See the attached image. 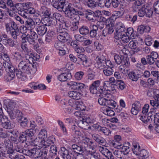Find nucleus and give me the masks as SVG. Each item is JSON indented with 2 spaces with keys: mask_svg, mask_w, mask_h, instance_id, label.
<instances>
[{
  "mask_svg": "<svg viewBox=\"0 0 159 159\" xmlns=\"http://www.w3.org/2000/svg\"><path fill=\"white\" fill-rule=\"evenodd\" d=\"M108 24L106 25V27L108 29L109 34H111L114 32L115 29V24L113 21L108 22Z\"/></svg>",
  "mask_w": 159,
  "mask_h": 159,
  "instance_id": "nucleus-32",
  "label": "nucleus"
},
{
  "mask_svg": "<svg viewBox=\"0 0 159 159\" xmlns=\"http://www.w3.org/2000/svg\"><path fill=\"white\" fill-rule=\"evenodd\" d=\"M128 76L129 78L133 81H137L139 78L135 72L133 71L129 72Z\"/></svg>",
  "mask_w": 159,
  "mask_h": 159,
  "instance_id": "nucleus-51",
  "label": "nucleus"
},
{
  "mask_svg": "<svg viewBox=\"0 0 159 159\" xmlns=\"http://www.w3.org/2000/svg\"><path fill=\"white\" fill-rule=\"evenodd\" d=\"M73 152H69L65 147L61 148V155L64 159H77V155L72 149Z\"/></svg>",
  "mask_w": 159,
  "mask_h": 159,
  "instance_id": "nucleus-10",
  "label": "nucleus"
},
{
  "mask_svg": "<svg viewBox=\"0 0 159 159\" xmlns=\"http://www.w3.org/2000/svg\"><path fill=\"white\" fill-rule=\"evenodd\" d=\"M0 120L4 128L7 129H10L13 128V125L11 124L10 121L7 119H6V120H4L3 116L0 115Z\"/></svg>",
  "mask_w": 159,
  "mask_h": 159,
  "instance_id": "nucleus-20",
  "label": "nucleus"
},
{
  "mask_svg": "<svg viewBox=\"0 0 159 159\" xmlns=\"http://www.w3.org/2000/svg\"><path fill=\"white\" fill-rule=\"evenodd\" d=\"M7 111L10 119L13 120L16 119L17 121L20 120L23 113L15 107L13 103H9L7 107Z\"/></svg>",
  "mask_w": 159,
  "mask_h": 159,
  "instance_id": "nucleus-3",
  "label": "nucleus"
},
{
  "mask_svg": "<svg viewBox=\"0 0 159 159\" xmlns=\"http://www.w3.org/2000/svg\"><path fill=\"white\" fill-rule=\"evenodd\" d=\"M65 14L66 16L69 17L71 19L73 18H78V16L75 15L76 11H62Z\"/></svg>",
  "mask_w": 159,
  "mask_h": 159,
  "instance_id": "nucleus-31",
  "label": "nucleus"
},
{
  "mask_svg": "<svg viewBox=\"0 0 159 159\" xmlns=\"http://www.w3.org/2000/svg\"><path fill=\"white\" fill-rule=\"evenodd\" d=\"M91 123V122L88 119H82V120H80L77 121L78 126L81 128L85 130L91 129V127L89 124Z\"/></svg>",
  "mask_w": 159,
  "mask_h": 159,
  "instance_id": "nucleus-16",
  "label": "nucleus"
},
{
  "mask_svg": "<svg viewBox=\"0 0 159 159\" xmlns=\"http://www.w3.org/2000/svg\"><path fill=\"white\" fill-rule=\"evenodd\" d=\"M147 152L146 150L143 149L140 151L137 156L141 158V159H145L147 157Z\"/></svg>",
  "mask_w": 159,
  "mask_h": 159,
  "instance_id": "nucleus-50",
  "label": "nucleus"
},
{
  "mask_svg": "<svg viewBox=\"0 0 159 159\" xmlns=\"http://www.w3.org/2000/svg\"><path fill=\"white\" fill-rule=\"evenodd\" d=\"M29 11H18V13L21 16L27 18L29 16V13L28 12Z\"/></svg>",
  "mask_w": 159,
  "mask_h": 159,
  "instance_id": "nucleus-62",
  "label": "nucleus"
},
{
  "mask_svg": "<svg viewBox=\"0 0 159 159\" xmlns=\"http://www.w3.org/2000/svg\"><path fill=\"white\" fill-rule=\"evenodd\" d=\"M91 135L93 140L98 144H104L106 142L105 139L98 134H91Z\"/></svg>",
  "mask_w": 159,
  "mask_h": 159,
  "instance_id": "nucleus-26",
  "label": "nucleus"
},
{
  "mask_svg": "<svg viewBox=\"0 0 159 159\" xmlns=\"http://www.w3.org/2000/svg\"><path fill=\"white\" fill-rule=\"evenodd\" d=\"M12 55L14 57L13 58L16 61H20L24 60V57L21 53L18 52H13Z\"/></svg>",
  "mask_w": 159,
  "mask_h": 159,
  "instance_id": "nucleus-37",
  "label": "nucleus"
},
{
  "mask_svg": "<svg viewBox=\"0 0 159 159\" xmlns=\"http://www.w3.org/2000/svg\"><path fill=\"white\" fill-rule=\"evenodd\" d=\"M87 1L88 6L91 9L100 7L99 4H97L95 1L93 0H87Z\"/></svg>",
  "mask_w": 159,
  "mask_h": 159,
  "instance_id": "nucleus-44",
  "label": "nucleus"
},
{
  "mask_svg": "<svg viewBox=\"0 0 159 159\" xmlns=\"http://www.w3.org/2000/svg\"><path fill=\"white\" fill-rule=\"evenodd\" d=\"M77 56L81 61L79 63L77 62L78 64H82L85 67L88 66H89V63L86 55L82 54H79L77 55Z\"/></svg>",
  "mask_w": 159,
  "mask_h": 159,
  "instance_id": "nucleus-24",
  "label": "nucleus"
},
{
  "mask_svg": "<svg viewBox=\"0 0 159 159\" xmlns=\"http://www.w3.org/2000/svg\"><path fill=\"white\" fill-rule=\"evenodd\" d=\"M90 139L89 138L85 137L82 142H80L76 144H73L71 145L72 150L76 152H83L86 150V148L88 146V143L89 142Z\"/></svg>",
  "mask_w": 159,
  "mask_h": 159,
  "instance_id": "nucleus-7",
  "label": "nucleus"
},
{
  "mask_svg": "<svg viewBox=\"0 0 159 159\" xmlns=\"http://www.w3.org/2000/svg\"><path fill=\"white\" fill-rule=\"evenodd\" d=\"M79 31L80 34L85 36L89 34V30L87 26L83 25L79 29Z\"/></svg>",
  "mask_w": 159,
  "mask_h": 159,
  "instance_id": "nucleus-34",
  "label": "nucleus"
},
{
  "mask_svg": "<svg viewBox=\"0 0 159 159\" xmlns=\"http://www.w3.org/2000/svg\"><path fill=\"white\" fill-rule=\"evenodd\" d=\"M29 14L33 15L34 16L38 17L39 16H43V13L42 11H28Z\"/></svg>",
  "mask_w": 159,
  "mask_h": 159,
  "instance_id": "nucleus-53",
  "label": "nucleus"
},
{
  "mask_svg": "<svg viewBox=\"0 0 159 159\" xmlns=\"http://www.w3.org/2000/svg\"><path fill=\"white\" fill-rule=\"evenodd\" d=\"M54 47L57 50L63 49V48L66 49V46L64 43L59 41L56 42L54 44Z\"/></svg>",
  "mask_w": 159,
  "mask_h": 159,
  "instance_id": "nucleus-40",
  "label": "nucleus"
},
{
  "mask_svg": "<svg viewBox=\"0 0 159 159\" xmlns=\"http://www.w3.org/2000/svg\"><path fill=\"white\" fill-rule=\"evenodd\" d=\"M156 67L153 66H150V80L153 79L157 80V76L159 74V71L156 70Z\"/></svg>",
  "mask_w": 159,
  "mask_h": 159,
  "instance_id": "nucleus-21",
  "label": "nucleus"
},
{
  "mask_svg": "<svg viewBox=\"0 0 159 159\" xmlns=\"http://www.w3.org/2000/svg\"><path fill=\"white\" fill-rule=\"evenodd\" d=\"M35 28L33 20L31 18H27L25 20V26L22 27L23 29L25 30H32Z\"/></svg>",
  "mask_w": 159,
  "mask_h": 159,
  "instance_id": "nucleus-18",
  "label": "nucleus"
},
{
  "mask_svg": "<svg viewBox=\"0 0 159 159\" xmlns=\"http://www.w3.org/2000/svg\"><path fill=\"white\" fill-rule=\"evenodd\" d=\"M71 78V75L69 72L63 73L58 75L57 77L58 80L60 81H65L67 80L70 79Z\"/></svg>",
  "mask_w": 159,
  "mask_h": 159,
  "instance_id": "nucleus-27",
  "label": "nucleus"
},
{
  "mask_svg": "<svg viewBox=\"0 0 159 159\" xmlns=\"http://www.w3.org/2000/svg\"><path fill=\"white\" fill-rule=\"evenodd\" d=\"M113 146L117 149L120 148L122 146V140L121 137L120 135H116L114 136V140L112 142Z\"/></svg>",
  "mask_w": 159,
  "mask_h": 159,
  "instance_id": "nucleus-23",
  "label": "nucleus"
},
{
  "mask_svg": "<svg viewBox=\"0 0 159 159\" xmlns=\"http://www.w3.org/2000/svg\"><path fill=\"white\" fill-rule=\"evenodd\" d=\"M20 118V120L17 121L20 123V125L22 127L24 128L26 127L28 123V121L27 119L23 116V114Z\"/></svg>",
  "mask_w": 159,
  "mask_h": 159,
  "instance_id": "nucleus-41",
  "label": "nucleus"
},
{
  "mask_svg": "<svg viewBox=\"0 0 159 159\" xmlns=\"http://www.w3.org/2000/svg\"><path fill=\"white\" fill-rule=\"evenodd\" d=\"M35 66L32 64L30 61V59L26 58L25 60L21 61L19 64L18 67L22 71L26 72L27 74H33L36 71Z\"/></svg>",
  "mask_w": 159,
  "mask_h": 159,
  "instance_id": "nucleus-2",
  "label": "nucleus"
},
{
  "mask_svg": "<svg viewBox=\"0 0 159 159\" xmlns=\"http://www.w3.org/2000/svg\"><path fill=\"white\" fill-rule=\"evenodd\" d=\"M70 85V87L74 90L82 91L84 89L86 88V86L82 83H77L75 82H71L67 84Z\"/></svg>",
  "mask_w": 159,
  "mask_h": 159,
  "instance_id": "nucleus-13",
  "label": "nucleus"
},
{
  "mask_svg": "<svg viewBox=\"0 0 159 159\" xmlns=\"http://www.w3.org/2000/svg\"><path fill=\"white\" fill-rule=\"evenodd\" d=\"M43 22L44 23L45 26H50L51 24L52 21L50 18L45 17L43 20Z\"/></svg>",
  "mask_w": 159,
  "mask_h": 159,
  "instance_id": "nucleus-63",
  "label": "nucleus"
},
{
  "mask_svg": "<svg viewBox=\"0 0 159 159\" xmlns=\"http://www.w3.org/2000/svg\"><path fill=\"white\" fill-rule=\"evenodd\" d=\"M21 38L23 43L28 42L30 44H34L35 42V39L31 37L29 34L22 35Z\"/></svg>",
  "mask_w": 159,
  "mask_h": 159,
  "instance_id": "nucleus-25",
  "label": "nucleus"
},
{
  "mask_svg": "<svg viewBox=\"0 0 159 159\" xmlns=\"http://www.w3.org/2000/svg\"><path fill=\"white\" fill-rule=\"evenodd\" d=\"M89 154L90 155V159H100V156L99 153L95 151H89Z\"/></svg>",
  "mask_w": 159,
  "mask_h": 159,
  "instance_id": "nucleus-42",
  "label": "nucleus"
},
{
  "mask_svg": "<svg viewBox=\"0 0 159 159\" xmlns=\"http://www.w3.org/2000/svg\"><path fill=\"white\" fill-rule=\"evenodd\" d=\"M68 94L69 97L76 100L80 99L81 96L80 93L74 91L69 92Z\"/></svg>",
  "mask_w": 159,
  "mask_h": 159,
  "instance_id": "nucleus-28",
  "label": "nucleus"
},
{
  "mask_svg": "<svg viewBox=\"0 0 159 159\" xmlns=\"http://www.w3.org/2000/svg\"><path fill=\"white\" fill-rule=\"evenodd\" d=\"M100 82L99 80H97L94 81L90 86L89 90L90 92L93 94H98L99 90L101 88L104 89L102 86H100L99 89L98 88L100 85Z\"/></svg>",
  "mask_w": 159,
  "mask_h": 159,
  "instance_id": "nucleus-14",
  "label": "nucleus"
},
{
  "mask_svg": "<svg viewBox=\"0 0 159 159\" xmlns=\"http://www.w3.org/2000/svg\"><path fill=\"white\" fill-rule=\"evenodd\" d=\"M54 140H51L50 139H48L46 141H45L44 139L43 146L44 148H48L52 144L54 143Z\"/></svg>",
  "mask_w": 159,
  "mask_h": 159,
  "instance_id": "nucleus-48",
  "label": "nucleus"
},
{
  "mask_svg": "<svg viewBox=\"0 0 159 159\" xmlns=\"http://www.w3.org/2000/svg\"><path fill=\"white\" fill-rule=\"evenodd\" d=\"M103 72L106 76H110L112 75L114 72V67H107L103 69Z\"/></svg>",
  "mask_w": 159,
  "mask_h": 159,
  "instance_id": "nucleus-38",
  "label": "nucleus"
},
{
  "mask_svg": "<svg viewBox=\"0 0 159 159\" xmlns=\"http://www.w3.org/2000/svg\"><path fill=\"white\" fill-rule=\"evenodd\" d=\"M47 28L45 25H42L37 27L36 30L39 35H44L47 31Z\"/></svg>",
  "mask_w": 159,
  "mask_h": 159,
  "instance_id": "nucleus-30",
  "label": "nucleus"
},
{
  "mask_svg": "<svg viewBox=\"0 0 159 159\" xmlns=\"http://www.w3.org/2000/svg\"><path fill=\"white\" fill-rule=\"evenodd\" d=\"M40 148H31V155H36L41 157L44 159H47L46 157L48 152V149L42 146Z\"/></svg>",
  "mask_w": 159,
  "mask_h": 159,
  "instance_id": "nucleus-8",
  "label": "nucleus"
},
{
  "mask_svg": "<svg viewBox=\"0 0 159 159\" xmlns=\"http://www.w3.org/2000/svg\"><path fill=\"white\" fill-rule=\"evenodd\" d=\"M15 149L16 152L22 153L23 154L28 156L30 155V153L31 152V148H24L23 146L20 144L15 146Z\"/></svg>",
  "mask_w": 159,
  "mask_h": 159,
  "instance_id": "nucleus-17",
  "label": "nucleus"
},
{
  "mask_svg": "<svg viewBox=\"0 0 159 159\" xmlns=\"http://www.w3.org/2000/svg\"><path fill=\"white\" fill-rule=\"evenodd\" d=\"M120 149L121 151L124 155H127L129 153L130 151L129 148L128 146L124 145L120 146Z\"/></svg>",
  "mask_w": 159,
  "mask_h": 159,
  "instance_id": "nucleus-49",
  "label": "nucleus"
},
{
  "mask_svg": "<svg viewBox=\"0 0 159 159\" xmlns=\"http://www.w3.org/2000/svg\"><path fill=\"white\" fill-rule=\"evenodd\" d=\"M137 32L139 34H142L144 32H149V26H144L143 25H140L138 27Z\"/></svg>",
  "mask_w": 159,
  "mask_h": 159,
  "instance_id": "nucleus-35",
  "label": "nucleus"
},
{
  "mask_svg": "<svg viewBox=\"0 0 159 159\" xmlns=\"http://www.w3.org/2000/svg\"><path fill=\"white\" fill-rule=\"evenodd\" d=\"M116 25L117 29L115 36V39H121L124 43L128 42L130 40V38L127 34L126 33V30L124 25L121 22H119Z\"/></svg>",
  "mask_w": 159,
  "mask_h": 159,
  "instance_id": "nucleus-1",
  "label": "nucleus"
},
{
  "mask_svg": "<svg viewBox=\"0 0 159 159\" xmlns=\"http://www.w3.org/2000/svg\"><path fill=\"white\" fill-rule=\"evenodd\" d=\"M24 135H25L27 138H31L34 135V133L33 130L31 129H27L23 131Z\"/></svg>",
  "mask_w": 159,
  "mask_h": 159,
  "instance_id": "nucleus-46",
  "label": "nucleus"
},
{
  "mask_svg": "<svg viewBox=\"0 0 159 159\" xmlns=\"http://www.w3.org/2000/svg\"><path fill=\"white\" fill-rule=\"evenodd\" d=\"M106 56L102 53H100L96 57L95 60L97 62V67L99 69H103L105 68V64Z\"/></svg>",
  "mask_w": 159,
  "mask_h": 159,
  "instance_id": "nucleus-11",
  "label": "nucleus"
},
{
  "mask_svg": "<svg viewBox=\"0 0 159 159\" xmlns=\"http://www.w3.org/2000/svg\"><path fill=\"white\" fill-rule=\"evenodd\" d=\"M103 113L106 115L109 116H113L115 113L114 111L111 109H106L103 110Z\"/></svg>",
  "mask_w": 159,
  "mask_h": 159,
  "instance_id": "nucleus-64",
  "label": "nucleus"
},
{
  "mask_svg": "<svg viewBox=\"0 0 159 159\" xmlns=\"http://www.w3.org/2000/svg\"><path fill=\"white\" fill-rule=\"evenodd\" d=\"M114 59L117 64H121L126 67H128L129 65V58L127 57L116 55L115 56Z\"/></svg>",
  "mask_w": 159,
  "mask_h": 159,
  "instance_id": "nucleus-12",
  "label": "nucleus"
},
{
  "mask_svg": "<svg viewBox=\"0 0 159 159\" xmlns=\"http://www.w3.org/2000/svg\"><path fill=\"white\" fill-rule=\"evenodd\" d=\"M150 97H153L155 99V100H150V103L152 106L151 110L152 109H156L159 106V90L154 87L150 88Z\"/></svg>",
  "mask_w": 159,
  "mask_h": 159,
  "instance_id": "nucleus-6",
  "label": "nucleus"
},
{
  "mask_svg": "<svg viewBox=\"0 0 159 159\" xmlns=\"http://www.w3.org/2000/svg\"><path fill=\"white\" fill-rule=\"evenodd\" d=\"M16 76L18 79H21L22 80H25L26 79V72H23L19 69V70L16 69Z\"/></svg>",
  "mask_w": 159,
  "mask_h": 159,
  "instance_id": "nucleus-29",
  "label": "nucleus"
},
{
  "mask_svg": "<svg viewBox=\"0 0 159 159\" xmlns=\"http://www.w3.org/2000/svg\"><path fill=\"white\" fill-rule=\"evenodd\" d=\"M2 43L6 46L13 47L15 45L14 41L11 38H9L6 40H3Z\"/></svg>",
  "mask_w": 159,
  "mask_h": 159,
  "instance_id": "nucleus-33",
  "label": "nucleus"
},
{
  "mask_svg": "<svg viewBox=\"0 0 159 159\" xmlns=\"http://www.w3.org/2000/svg\"><path fill=\"white\" fill-rule=\"evenodd\" d=\"M44 139L43 138H41L38 137L34 140V145L36 146H38L39 147H42L43 142Z\"/></svg>",
  "mask_w": 159,
  "mask_h": 159,
  "instance_id": "nucleus-43",
  "label": "nucleus"
},
{
  "mask_svg": "<svg viewBox=\"0 0 159 159\" xmlns=\"http://www.w3.org/2000/svg\"><path fill=\"white\" fill-rule=\"evenodd\" d=\"M5 26L7 33H10L12 38L16 39L20 34L19 30L15 22L10 20L8 23L5 24Z\"/></svg>",
  "mask_w": 159,
  "mask_h": 159,
  "instance_id": "nucleus-4",
  "label": "nucleus"
},
{
  "mask_svg": "<svg viewBox=\"0 0 159 159\" xmlns=\"http://www.w3.org/2000/svg\"><path fill=\"white\" fill-rule=\"evenodd\" d=\"M79 18V17L78 16V18H73L71 19L72 22V25L73 27H71L72 30H76L78 28V25L79 24L78 19Z\"/></svg>",
  "mask_w": 159,
  "mask_h": 159,
  "instance_id": "nucleus-39",
  "label": "nucleus"
},
{
  "mask_svg": "<svg viewBox=\"0 0 159 159\" xmlns=\"http://www.w3.org/2000/svg\"><path fill=\"white\" fill-rule=\"evenodd\" d=\"M100 89L99 91L100 94L99 96L106 97V98H107L106 106L110 108H115L116 106V103L111 99L112 95L111 93H109L110 90H106L105 89H103L101 88Z\"/></svg>",
  "mask_w": 159,
  "mask_h": 159,
  "instance_id": "nucleus-5",
  "label": "nucleus"
},
{
  "mask_svg": "<svg viewBox=\"0 0 159 159\" xmlns=\"http://www.w3.org/2000/svg\"><path fill=\"white\" fill-rule=\"evenodd\" d=\"M23 43L21 45V47L24 52L28 54L30 52V50L28 48L27 45Z\"/></svg>",
  "mask_w": 159,
  "mask_h": 159,
  "instance_id": "nucleus-55",
  "label": "nucleus"
},
{
  "mask_svg": "<svg viewBox=\"0 0 159 159\" xmlns=\"http://www.w3.org/2000/svg\"><path fill=\"white\" fill-rule=\"evenodd\" d=\"M107 100L106 97H102L98 99V102L101 105L106 106Z\"/></svg>",
  "mask_w": 159,
  "mask_h": 159,
  "instance_id": "nucleus-54",
  "label": "nucleus"
},
{
  "mask_svg": "<svg viewBox=\"0 0 159 159\" xmlns=\"http://www.w3.org/2000/svg\"><path fill=\"white\" fill-rule=\"evenodd\" d=\"M66 0H58V1L52 0V4L53 7L56 9H63L66 4Z\"/></svg>",
  "mask_w": 159,
  "mask_h": 159,
  "instance_id": "nucleus-19",
  "label": "nucleus"
},
{
  "mask_svg": "<svg viewBox=\"0 0 159 159\" xmlns=\"http://www.w3.org/2000/svg\"><path fill=\"white\" fill-rule=\"evenodd\" d=\"M39 136L41 138H43V139L47 137V133L45 129H42L39 132Z\"/></svg>",
  "mask_w": 159,
  "mask_h": 159,
  "instance_id": "nucleus-61",
  "label": "nucleus"
},
{
  "mask_svg": "<svg viewBox=\"0 0 159 159\" xmlns=\"http://www.w3.org/2000/svg\"><path fill=\"white\" fill-rule=\"evenodd\" d=\"M113 154L115 157L119 159H124V155L120 149L115 150L113 152Z\"/></svg>",
  "mask_w": 159,
  "mask_h": 159,
  "instance_id": "nucleus-45",
  "label": "nucleus"
},
{
  "mask_svg": "<svg viewBox=\"0 0 159 159\" xmlns=\"http://www.w3.org/2000/svg\"><path fill=\"white\" fill-rule=\"evenodd\" d=\"M99 131L102 132L106 135H109L111 133V131L110 130L108 129L107 128L105 127H101Z\"/></svg>",
  "mask_w": 159,
  "mask_h": 159,
  "instance_id": "nucleus-60",
  "label": "nucleus"
},
{
  "mask_svg": "<svg viewBox=\"0 0 159 159\" xmlns=\"http://www.w3.org/2000/svg\"><path fill=\"white\" fill-rule=\"evenodd\" d=\"M155 109H153V111H150V113L151 114V115H150V118L151 119V122L152 123L151 124H155V121H157V124H159V119H158L155 117V115L156 113H155Z\"/></svg>",
  "mask_w": 159,
  "mask_h": 159,
  "instance_id": "nucleus-36",
  "label": "nucleus"
},
{
  "mask_svg": "<svg viewBox=\"0 0 159 159\" xmlns=\"http://www.w3.org/2000/svg\"><path fill=\"white\" fill-rule=\"evenodd\" d=\"M7 149L3 143H0V157L4 156V155L5 154L4 152L6 151Z\"/></svg>",
  "mask_w": 159,
  "mask_h": 159,
  "instance_id": "nucleus-52",
  "label": "nucleus"
},
{
  "mask_svg": "<svg viewBox=\"0 0 159 159\" xmlns=\"http://www.w3.org/2000/svg\"><path fill=\"white\" fill-rule=\"evenodd\" d=\"M141 104L139 101H136L132 104V108L131 109V112L134 115H136L138 111L141 109Z\"/></svg>",
  "mask_w": 159,
  "mask_h": 159,
  "instance_id": "nucleus-22",
  "label": "nucleus"
},
{
  "mask_svg": "<svg viewBox=\"0 0 159 159\" xmlns=\"http://www.w3.org/2000/svg\"><path fill=\"white\" fill-rule=\"evenodd\" d=\"M57 38L59 41L64 43L70 41L71 38L69 34L64 29H59L57 30Z\"/></svg>",
  "mask_w": 159,
  "mask_h": 159,
  "instance_id": "nucleus-9",
  "label": "nucleus"
},
{
  "mask_svg": "<svg viewBox=\"0 0 159 159\" xmlns=\"http://www.w3.org/2000/svg\"><path fill=\"white\" fill-rule=\"evenodd\" d=\"M19 142L23 143L25 142H28V139L26 136L24 135L23 132H20L19 134V137L18 138Z\"/></svg>",
  "mask_w": 159,
  "mask_h": 159,
  "instance_id": "nucleus-47",
  "label": "nucleus"
},
{
  "mask_svg": "<svg viewBox=\"0 0 159 159\" xmlns=\"http://www.w3.org/2000/svg\"><path fill=\"white\" fill-rule=\"evenodd\" d=\"M53 19L54 20H56L57 22V20H58L59 21L61 22V20L62 19V17L61 15L59 13H55L53 14L52 16Z\"/></svg>",
  "mask_w": 159,
  "mask_h": 159,
  "instance_id": "nucleus-57",
  "label": "nucleus"
},
{
  "mask_svg": "<svg viewBox=\"0 0 159 159\" xmlns=\"http://www.w3.org/2000/svg\"><path fill=\"white\" fill-rule=\"evenodd\" d=\"M153 129L159 133V124H150V130H153Z\"/></svg>",
  "mask_w": 159,
  "mask_h": 159,
  "instance_id": "nucleus-58",
  "label": "nucleus"
},
{
  "mask_svg": "<svg viewBox=\"0 0 159 159\" xmlns=\"http://www.w3.org/2000/svg\"><path fill=\"white\" fill-rule=\"evenodd\" d=\"M99 151L102 154L106 157L107 153H109L110 152L106 148L101 147L100 148Z\"/></svg>",
  "mask_w": 159,
  "mask_h": 159,
  "instance_id": "nucleus-59",
  "label": "nucleus"
},
{
  "mask_svg": "<svg viewBox=\"0 0 159 159\" xmlns=\"http://www.w3.org/2000/svg\"><path fill=\"white\" fill-rule=\"evenodd\" d=\"M84 73L82 71L77 72L75 75V79L78 80H81L84 75Z\"/></svg>",
  "mask_w": 159,
  "mask_h": 159,
  "instance_id": "nucleus-56",
  "label": "nucleus"
},
{
  "mask_svg": "<svg viewBox=\"0 0 159 159\" xmlns=\"http://www.w3.org/2000/svg\"><path fill=\"white\" fill-rule=\"evenodd\" d=\"M149 108V105L148 104H145L143 107L142 111L143 115L141 116L140 119L145 124H147L149 121V119H148L149 113H148Z\"/></svg>",
  "mask_w": 159,
  "mask_h": 159,
  "instance_id": "nucleus-15",
  "label": "nucleus"
}]
</instances>
